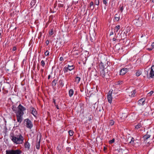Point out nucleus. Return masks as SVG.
<instances>
[{"label":"nucleus","instance_id":"f257e3e1","mask_svg":"<svg viewBox=\"0 0 154 154\" xmlns=\"http://www.w3.org/2000/svg\"><path fill=\"white\" fill-rule=\"evenodd\" d=\"M17 108L18 110L17 112V121L20 123L22 120V116L24 114L23 111L26 110V109L21 104L19 105Z\"/></svg>","mask_w":154,"mask_h":154},{"label":"nucleus","instance_id":"f03ea898","mask_svg":"<svg viewBox=\"0 0 154 154\" xmlns=\"http://www.w3.org/2000/svg\"><path fill=\"white\" fill-rule=\"evenodd\" d=\"M11 137V140L16 144H22L24 139L23 137L20 134L17 136H12Z\"/></svg>","mask_w":154,"mask_h":154},{"label":"nucleus","instance_id":"7ed1b4c3","mask_svg":"<svg viewBox=\"0 0 154 154\" xmlns=\"http://www.w3.org/2000/svg\"><path fill=\"white\" fill-rule=\"evenodd\" d=\"M145 72L148 79L154 78V66H152L150 70L149 68H146Z\"/></svg>","mask_w":154,"mask_h":154},{"label":"nucleus","instance_id":"20e7f679","mask_svg":"<svg viewBox=\"0 0 154 154\" xmlns=\"http://www.w3.org/2000/svg\"><path fill=\"white\" fill-rule=\"evenodd\" d=\"M139 16V15L137 16L135 19L133 21V24L137 26H141L143 23L142 19Z\"/></svg>","mask_w":154,"mask_h":154},{"label":"nucleus","instance_id":"39448f33","mask_svg":"<svg viewBox=\"0 0 154 154\" xmlns=\"http://www.w3.org/2000/svg\"><path fill=\"white\" fill-rule=\"evenodd\" d=\"M103 69L100 71V75L103 78H105L108 76L109 75L107 69L106 68H104V66H103V63H101L100 64Z\"/></svg>","mask_w":154,"mask_h":154},{"label":"nucleus","instance_id":"423d86ee","mask_svg":"<svg viewBox=\"0 0 154 154\" xmlns=\"http://www.w3.org/2000/svg\"><path fill=\"white\" fill-rule=\"evenodd\" d=\"M24 122L25 123L26 127L29 128H31L32 127V124L31 121L28 119H26L24 120Z\"/></svg>","mask_w":154,"mask_h":154},{"label":"nucleus","instance_id":"0eeeda50","mask_svg":"<svg viewBox=\"0 0 154 154\" xmlns=\"http://www.w3.org/2000/svg\"><path fill=\"white\" fill-rule=\"evenodd\" d=\"M41 137V134H38L37 136V141L36 144V148L37 149H39L40 144V140Z\"/></svg>","mask_w":154,"mask_h":154},{"label":"nucleus","instance_id":"6e6552de","mask_svg":"<svg viewBox=\"0 0 154 154\" xmlns=\"http://www.w3.org/2000/svg\"><path fill=\"white\" fill-rule=\"evenodd\" d=\"M128 29L127 28L126 29L123 31L121 33V36H122V38L123 39L126 38L127 36V34L128 32Z\"/></svg>","mask_w":154,"mask_h":154},{"label":"nucleus","instance_id":"1a4fd4ad","mask_svg":"<svg viewBox=\"0 0 154 154\" xmlns=\"http://www.w3.org/2000/svg\"><path fill=\"white\" fill-rule=\"evenodd\" d=\"M113 90H110L109 91L108 94L107 96V98L108 101L111 103L112 102V94Z\"/></svg>","mask_w":154,"mask_h":154},{"label":"nucleus","instance_id":"9d476101","mask_svg":"<svg viewBox=\"0 0 154 154\" xmlns=\"http://www.w3.org/2000/svg\"><path fill=\"white\" fill-rule=\"evenodd\" d=\"M30 110L31 111V113L35 116L37 115V112L36 109L32 107H30Z\"/></svg>","mask_w":154,"mask_h":154},{"label":"nucleus","instance_id":"9b49d317","mask_svg":"<svg viewBox=\"0 0 154 154\" xmlns=\"http://www.w3.org/2000/svg\"><path fill=\"white\" fill-rule=\"evenodd\" d=\"M128 71V69L126 68L122 69L120 71V75H125Z\"/></svg>","mask_w":154,"mask_h":154},{"label":"nucleus","instance_id":"f8f14e48","mask_svg":"<svg viewBox=\"0 0 154 154\" xmlns=\"http://www.w3.org/2000/svg\"><path fill=\"white\" fill-rule=\"evenodd\" d=\"M145 101V99L144 98H142L138 101V104L140 105H143L144 104Z\"/></svg>","mask_w":154,"mask_h":154},{"label":"nucleus","instance_id":"ddd939ff","mask_svg":"<svg viewBox=\"0 0 154 154\" xmlns=\"http://www.w3.org/2000/svg\"><path fill=\"white\" fill-rule=\"evenodd\" d=\"M136 93L135 90H134L133 91L130 93H129V95L131 97H134Z\"/></svg>","mask_w":154,"mask_h":154},{"label":"nucleus","instance_id":"4468645a","mask_svg":"<svg viewBox=\"0 0 154 154\" xmlns=\"http://www.w3.org/2000/svg\"><path fill=\"white\" fill-rule=\"evenodd\" d=\"M21 153V150L19 149L14 150L13 149L14 154H20Z\"/></svg>","mask_w":154,"mask_h":154},{"label":"nucleus","instance_id":"2eb2a0df","mask_svg":"<svg viewBox=\"0 0 154 154\" xmlns=\"http://www.w3.org/2000/svg\"><path fill=\"white\" fill-rule=\"evenodd\" d=\"M6 154H14L13 149L7 150L6 151Z\"/></svg>","mask_w":154,"mask_h":154},{"label":"nucleus","instance_id":"dca6fc26","mask_svg":"<svg viewBox=\"0 0 154 154\" xmlns=\"http://www.w3.org/2000/svg\"><path fill=\"white\" fill-rule=\"evenodd\" d=\"M142 74V72L140 70H137L136 73V75L137 76H139Z\"/></svg>","mask_w":154,"mask_h":154},{"label":"nucleus","instance_id":"f3484780","mask_svg":"<svg viewBox=\"0 0 154 154\" xmlns=\"http://www.w3.org/2000/svg\"><path fill=\"white\" fill-rule=\"evenodd\" d=\"M25 147L26 148H27L29 149L30 144L29 143L27 142H26L25 143Z\"/></svg>","mask_w":154,"mask_h":154},{"label":"nucleus","instance_id":"a211bd4d","mask_svg":"<svg viewBox=\"0 0 154 154\" xmlns=\"http://www.w3.org/2000/svg\"><path fill=\"white\" fill-rule=\"evenodd\" d=\"M74 93L73 90L72 89H70L69 91V95L70 97H71L73 95Z\"/></svg>","mask_w":154,"mask_h":154},{"label":"nucleus","instance_id":"6ab92c4d","mask_svg":"<svg viewBox=\"0 0 154 154\" xmlns=\"http://www.w3.org/2000/svg\"><path fill=\"white\" fill-rule=\"evenodd\" d=\"M150 135L149 134H146L143 137V138L144 140H147L150 137Z\"/></svg>","mask_w":154,"mask_h":154},{"label":"nucleus","instance_id":"aec40b11","mask_svg":"<svg viewBox=\"0 0 154 154\" xmlns=\"http://www.w3.org/2000/svg\"><path fill=\"white\" fill-rule=\"evenodd\" d=\"M55 31L53 29H51V31H50L49 34L50 35H53L54 34Z\"/></svg>","mask_w":154,"mask_h":154},{"label":"nucleus","instance_id":"412c9836","mask_svg":"<svg viewBox=\"0 0 154 154\" xmlns=\"http://www.w3.org/2000/svg\"><path fill=\"white\" fill-rule=\"evenodd\" d=\"M68 70L70 71H71L72 69H73L74 68V67L73 65L69 66L68 65Z\"/></svg>","mask_w":154,"mask_h":154},{"label":"nucleus","instance_id":"4be33fe9","mask_svg":"<svg viewBox=\"0 0 154 154\" xmlns=\"http://www.w3.org/2000/svg\"><path fill=\"white\" fill-rule=\"evenodd\" d=\"M144 112L145 113H144V115L145 116H147L149 114V111L148 109L147 108H146L145 109Z\"/></svg>","mask_w":154,"mask_h":154},{"label":"nucleus","instance_id":"5701e85b","mask_svg":"<svg viewBox=\"0 0 154 154\" xmlns=\"http://www.w3.org/2000/svg\"><path fill=\"white\" fill-rule=\"evenodd\" d=\"M116 38L118 39L119 40L122 39V36H121V33L119 34L118 33V35H117Z\"/></svg>","mask_w":154,"mask_h":154},{"label":"nucleus","instance_id":"b1692460","mask_svg":"<svg viewBox=\"0 0 154 154\" xmlns=\"http://www.w3.org/2000/svg\"><path fill=\"white\" fill-rule=\"evenodd\" d=\"M115 19L117 21H118L119 20V17L118 16L117 14H116L115 15Z\"/></svg>","mask_w":154,"mask_h":154},{"label":"nucleus","instance_id":"393cba45","mask_svg":"<svg viewBox=\"0 0 154 154\" xmlns=\"http://www.w3.org/2000/svg\"><path fill=\"white\" fill-rule=\"evenodd\" d=\"M142 127L140 123L138 124L137 125H136L135 127V128L136 129H138Z\"/></svg>","mask_w":154,"mask_h":154},{"label":"nucleus","instance_id":"a878e982","mask_svg":"<svg viewBox=\"0 0 154 154\" xmlns=\"http://www.w3.org/2000/svg\"><path fill=\"white\" fill-rule=\"evenodd\" d=\"M57 83V81L54 79L52 82V85L53 86H55Z\"/></svg>","mask_w":154,"mask_h":154},{"label":"nucleus","instance_id":"bb28decb","mask_svg":"<svg viewBox=\"0 0 154 154\" xmlns=\"http://www.w3.org/2000/svg\"><path fill=\"white\" fill-rule=\"evenodd\" d=\"M80 80V78L79 77H76L75 78V82L78 83Z\"/></svg>","mask_w":154,"mask_h":154},{"label":"nucleus","instance_id":"cd10ccee","mask_svg":"<svg viewBox=\"0 0 154 154\" xmlns=\"http://www.w3.org/2000/svg\"><path fill=\"white\" fill-rule=\"evenodd\" d=\"M90 40L92 42H93L95 40V38L94 35L93 36V37L91 36V35L90 34Z\"/></svg>","mask_w":154,"mask_h":154},{"label":"nucleus","instance_id":"c85d7f7f","mask_svg":"<svg viewBox=\"0 0 154 154\" xmlns=\"http://www.w3.org/2000/svg\"><path fill=\"white\" fill-rule=\"evenodd\" d=\"M73 131L71 130H70L69 131V133L70 136H72L73 135Z\"/></svg>","mask_w":154,"mask_h":154},{"label":"nucleus","instance_id":"c756f323","mask_svg":"<svg viewBox=\"0 0 154 154\" xmlns=\"http://www.w3.org/2000/svg\"><path fill=\"white\" fill-rule=\"evenodd\" d=\"M46 61V62H47V60H42L41 62V65L42 66H44L45 65V62Z\"/></svg>","mask_w":154,"mask_h":154},{"label":"nucleus","instance_id":"7c9ffc66","mask_svg":"<svg viewBox=\"0 0 154 154\" xmlns=\"http://www.w3.org/2000/svg\"><path fill=\"white\" fill-rule=\"evenodd\" d=\"M114 121L113 120H110L109 122V125L112 126L114 124Z\"/></svg>","mask_w":154,"mask_h":154},{"label":"nucleus","instance_id":"2f4dec72","mask_svg":"<svg viewBox=\"0 0 154 154\" xmlns=\"http://www.w3.org/2000/svg\"><path fill=\"white\" fill-rule=\"evenodd\" d=\"M115 139L114 138L112 139V140H111L109 141V143L110 144H111L114 142Z\"/></svg>","mask_w":154,"mask_h":154},{"label":"nucleus","instance_id":"473e14b6","mask_svg":"<svg viewBox=\"0 0 154 154\" xmlns=\"http://www.w3.org/2000/svg\"><path fill=\"white\" fill-rule=\"evenodd\" d=\"M68 70V67H65L64 69V71L65 73L66 72H67Z\"/></svg>","mask_w":154,"mask_h":154},{"label":"nucleus","instance_id":"72a5a7b5","mask_svg":"<svg viewBox=\"0 0 154 154\" xmlns=\"http://www.w3.org/2000/svg\"><path fill=\"white\" fill-rule=\"evenodd\" d=\"M59 82L60 85H61L62 86L63 85V82L62 80H60L59 81Z\"/></svg>","mask_w":154,"mask_h":154},{"label":"nucleus","instance_id":"f704fd0d","mask_svg":"<svg viewBox=\"0 0 154 154\" xmlns=\"http://www.w3.org/2000/svg\"><path fill=\"white\" fill-rule=\"evenodd\" d=\"M116 28L117 29L116 30V32H118V31L120 29V26L119 25H117L116 26Z\"/></svg>","mask_w":154,"mask_h":154},{"label":"nucleus","instance_id":"c9c22d12","mask_svg":"<svg viewBox=\"0 0 154 154\" xmlns=\"http://www.w3.org/2000/svg\"><path fill=\"white\" fill-rule=\"evenodd\" d=\"M134 138L133 137L131 138V141L129 143H134Z\"/></svg>","mask_w":154,"mask_h":154},{"label":"nucleus","instance_id":"e433bc0d","mask_svg":"<svg viewBox=\"0 0 154 154\" xmlns=\"http://www.w3.org/2000/svg\"><path fill=\"white\" fill-rule=\"evenodd\" d=\"M153 91H152L148 93V94H149V96H151V95H152L153 94Z\"/></svg>","mask_w":154,"mask_h":154},{"label":"nucleus","instance_id":"4c0bfd02","mask_svg":"<svg viewBox=\"0 0 154 154\" xmlns=\"http://www.w3.org/2000/svg\"><path fill=\"white\" fill-rule=\"evenodd\" d=\"M94 3L93 2H91L90 4V7H91V6H93Z\"/></svg>","mask_w":154,"mask_h":154},{"label":"nucleus","instance_id":"58836bf2","mask_svg":"<svg viewBox=\"0 0 154 154\" xmlns=\"http://www.w3.org/2000/svg\"><path fill=\"white\" fill-rule=\"evenodd\" d=\"M103 2L106 5L107 4V3L106 0H103Z\"/></svg>","mask_w":154,"mask_h":154},{"label":"nucleus","instance_id":"ea45409f","mask_svg":"<svg viewBox=\"0 0 154 154\" xmlns=\"http://www.w3.org/2000/svg\"><path fill=\"white\" fill-rule=\"evenodd\" d=\"M45 55L46 56H48V51H46V52L45 53Z\"/></svg>","mask_w":154,"mask_h":154},{"label":"nucleus","instance_id":"a19ab883","mask_svg":"<svg viewBox=\"0 0 154 154\" xmlns=\"http://www.w3.org/2000/svg\"><path fill=\"white\" fill-rule=\"evenodd\" d=\"M92 117L91 116H90L89 118V119H88V120L90 121H91V120L92 119Z\"/></svg>","mask_w":154,"mask_h":154},{"label":"nucleus","instance_id":"79ce46f5","mask_svg":"<svg viewBox=\"0 0 154 154\" xmlns=\"http://www.w3.org/2000/svg\"><path fill=\"white\" fill-rule=\"evenodd\" d=\"M35 2V1L33 0L31 2V4L32 5L33 4H34V3Z\"/></svg>","mask_w":154,"mask_h":154},{"label":"nucleus","instance_id":"37998d69","mask_svg":"<svg viewBox=\"0 0 154 154\" xmlns=\"http://www.w3.org/2000/svg\"><path fill=\"white\" fill-rule=\"evenodd\" d=\"M113 33H114L112 31L110 33L109 35H113Z\"/></svg>","mask_w":154,"mask_h":154},{"label":"nucleus","instance_id":"c03bdc74","mask_svg":"<svg viewBox=\"0 0 154 154\" xmlns=\"http://www.w3.org/2000/svg\"><path fill=\"white\" fill-rule=\"evenodd\" d=\"M55 106H56L57 108V109H59V106H58V105H57L55 104Z\"/></svg>","mask_w":154,"mask_h":154},{"label":"nucleus","instance_id":"a18cd8bd","mask_svg":"<svg viewBox=\"0 0 154 154\" xmlns=\"http://www.w3.org/2000/svg\"><path fill=\"white\" fill-rule=\"evenodd\" d=\"M99 0H97V2H96V4L97 5H99Z\"/></svg>","mask_w":154,"mask_h":154},{"label":"nucleus","instance_id":"49530a36","mask_svg":"<svg viewBox=\"0 0 154 154\" xmlns=\"http://www.w3.org/2000/svg\"><path fill=\"white\" fill-rule=\"evenodd\" d=\"M151 46L153 48H154V42L152 43Z\"/></svg>","mask_w":154,"mask_h":154},{"label":"nucleus","instance_id":"de8ad7c7","mask_svg":"<svg viewBox=\"0 0 154 154\" xmlns=\"http://www.w3.org/2000/svg\"><path fill=\"white\" fill-rule=\"evenodd\" d=\"M60 61H62L63 60V57H60Z\"/></svg>","mask_w":154,"mask_h":154},{"label":"nucleus","instance_id":"09e8293b","mask_svg":"<svg viewBox=\"0 0 154 154\" xmlns=\"http://www.w3.org/2000/svg\"><path fill=\"white\" fill-rule=\"evenodd\" d=\"M16 48L15 47H14L13 48V51H14L16 50Z\"/></svg>","mask_w":154,"mask_h":154},{"label":"nucleus","instance_id":"8fccbe9b","mask_svg":"<svg viewBox=\"0 0 154 154\" xmlns=\"http://www.w3.org/2000/svg\"><path fill=\"white\" fill-rule=\"evenodd\" d=\"M12 109L14 111V110H15V108L14 107V106H12Z\"/></svg>","mask_w":154,"mask_h":154},{"label":"nucleus","instance_id":"3c124183","mask_svg":"<svg viewBox=\"0 0 154 154\" xmlns=\"http://www.w3.org/2000/svg\"><path fill=\"white\" fill-rule=\"evenodd\" d=\"M60 43V44H61V42H60V40H59L58 41H57V43Z\"/></svg>","mask_w":154,"mask_h":154},{"label":"nucleus","instance_id":"603ef678","mask_svg":"<svg viewBox=\"0 0 154 154\" xmlns=\"http://www.w3.org/2000/svg\"><path fill=\"white\" fill-rule=\"evenodd\" d=\"M112 40L113 41H115L116 40V39L115 38H112Z\"/></svg>","mask_w":154,"mask_h":154},{"label":"nucleus","instance_id":"864d4df0","mask_svg":"<svg viewBox=\"0 0 154 154\" xmlns=\"http://www.w3.org/2000/svg\"><path fill=\"white\" fill-rule=\"evenodd\" d=\"M2 32V30H1V29H0V36H1V33Z\"/></svg>","mask_w":154,"mask_h":154},{"label":"nucleus","instance_id":"5fc2aeb1","mask_svg":"<svg viewBox=\"0 0 154 154\" xmlns=\"http://www.w3.org/2000/svg\"><path fill=\"white\" fill-rule=\"evenodd\" d=\"M53 102L54 103L55 105L56 104V103L55 102V100L54 99Z\"/></svg>","mask_w":154,"mask_h":154},{"label":"nucleus","instance_id":"6e6d98bb","mask_svg":"<svg viewBox=\"0 0 154 154\" xmlns=\"http://www.w3.org/2000/svg\"><path fill=\"white\" fill-rule=\"evenodd\" d=\"M48 40H47L46 42V43L47 45H48Z\"/></svg>","mask_w":154,"mask_h":154},{"label":"nucleus","instance_id":"4d7b16f0","mask_svg":"<svg viewBox=\"0 0 154 154\" xmlns=\"http://www.w3.org/2000/svg\"><path fill=\"white\" fill-rule=\"evenodd\" d=\"M148 49L149 51H151L152 49L151 48H149Z\"/></svg>","mask_w":154,"mask_h":154},{"label":"nucleus","instance_id":"13d9d810","mask_svg":"<svg viewBox=\"0 0 154 154\" xmlns=\"http://www.w3.org/2000/svg\"><path fill=\"white\" fill-rule=\"evenodd\" d=\"M152 18V19H154V14H153V15Z\"/></svg>","mask_w":154,"mask_h":154},{"label":"nucleus","instance_id":"bf43d9fd","mask_svg":"<svg viewBox=\"0 0 154 154\" xmlns=\"http://www.w3.org/2000/svg\"><path fill=\"white\" fill-rule=\"evenodd\" d=\"M123 7H121V8L120 10H123Z\"/></svg>","mask_w":154,"mask_h":154},{"label":"nucleus","instance_id":"052dcab7","mask_svg":"<svg viewBox=\"0 0 154 154\" xmlns=\"http://www.w3.org/2000/svg\"><path fill=\"white\" fill-rule=\"evenodd\" d=\"M52 17H52H52H51V16H50V18H49V19H52Z\"/></svg>","mask_w":154,"mask_h":154},{"label":"nucleus","instance_id":"680f3d73","mask_svg":"<svg viewBox=\"0 0 154 154\" xmlns=\"http://www.w3.org/2000/svg\"><path fill=\"white\" fill-rule=\"evenodd\" d=\"M50 75H49V77H48V78H49V79L50 78Z\"/></svg>","mask_w":154,"mask_h":154},{"label":"nucleus","instance_id":"e2e57ef3","mask_svg":"<svg viewBox=\"0 0 154 154\" xmlns=\"http://www.w3.org/2000/svg\"><path fill=\"white\" fill-rule=\"evenodd\" d=\"M91 35V36H92V37H93V36H94V35Z\"/></svg>","mask_w":154,"mask_h":154},{"label":"nucleus","instance_id":"0e129e2a","mask_svg":"<svg viewBox=\"0 0 154 154\" xmlns=\"http://www.w3.org/2000/svg\"><path fill=\"white\" fill-rule=\"evenodd\" d=\"M51 11V12H52V10L51 11V10H50V11Z\"/></svg>","mask_w":154,"mask_h":154},{"label":"nucleus","instance_id":"69168bd1","mask_svg":"<svg viewBox=\"0 0 154 154\" xmlns=\"http://www.w3.org/2000/svg\"><path fill=\"white\" fill-rule=\"evenodd\" d=\"M152 2H154V0H152Z\"/></svg>","mask_w":154,"mask_h":154},{"label":"nucleus","instance_id":"338daca9","mask_svg":"<svg viewBox=\"0 0 154 154\" xmlns=\"http://www.w3.org/2000/svg\"><path fill=\"white\" fill-rule=\"evenodd\" d=\"M61 7H63V5H61Z\"/></svg>","mask_w":154,"mask_h":154},{"label":"nucleus","instance_id":"774afa93","mask_svg":"<svg viewBox=\"0 0 154 154\" xmlns=\"http://www.w3.org/2000/svg\"><path fill=\"white\" fill-rule=\"evenodd\" d=\"M154 7V5L152 6V7Z\"/></svg>","mask_w":154,"mask_h":154}]
</instances>
